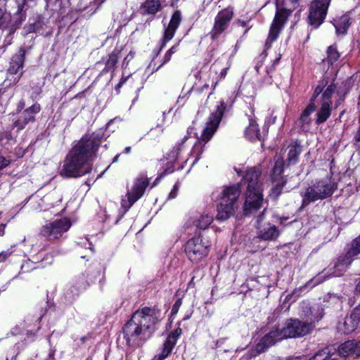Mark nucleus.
Segmentation results:
<instances>
[{
  "instance_id": "7ed1b4c3",
  "label": "nucleus",
  "mask_w": 360,
  "mask_h": 360,
  "mask_svg": "<svg viewBox=\"0 0 360 360\" xmlns=\"http://www.w3.org/2000/svg\"><path fill=\"white\" fill-rule=\"evenodd\" d=\"M150 323H155L153 316H131L123 331L127 345L131 348L143 345L151 335Z\"/></svg>"
},
{
  "instance_id": "39448f33",
  "label": "nucleus",
  "mask_w": 360,
  "mask_h": 360,
  "mask_svg": "<svg viewBox=\"0 0 360 360\" xmlns=\"http://www.w3.org/2000/svg\"><path fill=\"white\" fill-rule=\"evenodd\" d=\"M225 108L226 105L224 101H221L220 105L217 106L215 112L210 116L206 126L202 131L201 140L195 142L191 151V156L194 158L192 165L198 162L201 154L204 151L205 144L211 139L214 132L217 131Z\"/></svg>"
},
{
  "instance_id": "9b49d317",
  "label": "nucleus",
  "mask_w": 360,
  "mask_h": 360,
  "mask_svg": "<svg viewBox=\"0 0 360 360\" xmlns=\"http://www.w3.org/2000/svg\"><path fill=\"white\" fill-rule=\"evenodd\" d=\"M289 14V11L285 8L277 9L266 41L265 46L267 48H269L271 44L278 37L284 24L287 21Z\"/></svg>"
},
{
  "instance_id": "20e7f679",
  "label": "nucleus",
  "mask_w": 360,
  "mask_h": 360,
  "mask_svg": "<svg viewBox=\"0 0 360 360\" xmlns=\"http://www.w3.org/2000/svg\"><path fill=\"white\" fill-rule=\"evenodd\" d=\"M260 175V169L252 167L245 172L243 177L245 182L248 184L243 207L245 215H249L256 212L262 205L263 195Z\"/></svg>"
},
{
  "instance_id": "de8ad7c7",
  "label": "nucleus",
  "mask_w": 360,
  "mask_h": 360,
  "mask_svg": "<svg viewBox=\"0 0 360 360\" xmlns=\"http://www.w3.org/2000/svg\"><path fill=\"white\" fill-rule=\"evenodd\" d=\"M355 347H356V350H354V355L356 356H360V341H359L358 342H355Z\"/></svg>"
},
{
  "instance_id": "58836bf2",
  "label": "nucleus",
  "mask_w": 360,
  "mask_h": 360,
  "mask_svg": "<svg viewBox=\"0 0 360 360\" xmlns=\"http://www.w3.org/2000/svg\"><path fill=\"white\" fill-rule=\"evenodd\" d=\"M326 273L323 271L322 273L318 274L316 276H315L312 280L311 282L314 283V284H319L321 282H323L326 278Z\"/></svg>"
},
{
  "instance_id": "3c124183",
  "label": "nucleus",
  "mask_w": 360,
  "mask_h": 360,
  "mask_svg": "<svg viewBox=\"0 0 360 360\" xmlns=\"http://www.w3.org/2000/svg\"><path fill=\"white\" fill-rule=\"evenodd\" d=\"M53 308L54 307H52V306H49V308L45 310L44 313L45 314H51V313H53L54 311Z\"/></svg>"
},
{
  "instance_id": "a211bd4d",
  "label": "nucleus",
  "mask_w": 360,
  "mask_h": 360,
  "mask_svg": "<svg viewBox=\"0 0 360 360\" xmlns=\"http://www.w3.org/2000/svg\"><path fill=\"white\" fill-rule=\"evenodd\" d=\"M181 334V329L178 328L172 331L167 338L163 344V347L160 354L154 357V360H164L172 352L173 348L176 344L177 340Z\"/></svg>"
},
{
  "instance_id": "37998d69",
  "label": "nucleus",
  "mask_w": 360,
  "mask_h": 360,
  "mask_svg": "<svg viewBox=\"0 0 360 360\" xmlns=\"http://www.w3.org/2000/svg\"><path fill=\"white\" fill-rule=\"evenodd\" d=\"M178 190H179V186L177 184H175L174 186V188L171 191V192L169 193V199H174L176 197V195H177V192H178Z\"/></svg>"
},
{
  "instance_id": "1a4fd4ad",
  "label": "nucleus",
  "mask_w": 360,
  "mask_h": 360,
  "mask_svg": "<svg viewBox=\"0 0 360 360\" xmlns=\"http://www.w3.org/2000/svg\"><path fill=\"white\" fill-rule=\"evenodd\" d=\"M148 185V179L144 176H141L134 180L132 188L127 193V199H122L121 202L124 214L143 195Z\"/></svg>"
},
{
  "instance_id": "f257e3e1",
  "label": "nucleus",
  "mask_w": 360,
  "mask_h": 360,
  "mask_svg": "<svg viewBox=\"0 0 360 360\" xmlns=\"http://www.w3.org/2000/svg\"><path fill=\"white\" fill-rule=\"evenodd\" d=\"M102 143V136L98 133L83 136L68 153L60 175L77 177L89 173L92 169L91 162L96 157Z\"/></svg>"
},
{
  "instance_id": "f8f14e48",
  "label": "nucleus",
  "mask_w": 360,
  "mask_h": 360,
  "mask_svg": "<svg viewBox=\"0 0 360 360\" xmlns=\"http://www.w3.org/2000/svg\"><path fill=\"white\" fill-rule=\"evenodd\" d=\"M24 56V51L20 50L12 57L6 74V80L10 84L17 83L22 77L23 74Z\"/></svg>"
},
{
  "instance_id": "dca6fc26",
  "label": "nucleus",
  "mask_w": 360,
  "mask_h": 360,
  "mask_svg": "<svg viewBox=\"0 0 360 360\" xmlns=\"http://www.w3.org/2000/svg\"><path fill=\"white\" fill-rule=\"evenodd\" d=\"M40 110L39 104L34 103L22 112H19L17 119L13 122L14 127L17 128L18 130L24 129L30 122L34 121V116Z\"/></svg>"
},
{
  "instance_id": "ea45409f",
  "label": "nucleus",
  "mask_w": 360,
  "mask_h": 360,
  "mask_svg": "<svg viewBox=\"0 0 360 360\" xmlns=\"http://www.w3.org/2000/svg\"><path fill=\"white\" fill-rule=\"evenodd\" d=\"M181 305V300L178 299L175 302L174 304L172 307L170 315H175L176 314H177L178 311H179V309Z\"/></svg>"
},
{
  "instance_id": "cd10ccee",
  "label": "nucleus",
  "mask_w": 360,
  "mask_h": 360,
  "mask_svg": "<svg viewBox=\"0 0 360 360\" xmlns=\"http://www.w3.org/2000/svg\"><path fill=\"white\" fill-rule=\"evenodd\" d=\"M315 109L316 105L314 103H313L311 101V103L307 106V108L302 112L299 120L300 123L302 125L303 127L305 124L308 125L309 124V115L315 110Z\"/></svg>"
},
{
  "instance_id": "f3484780",
  "label": "nucleus",
  "mask_w": 360,
  "mask_h": 360,
  "mask_svg": "<svg viewBox=\"0 0 360 360\" xmlns=\"http://www.w3.org/2000/svg\"><path fill=\"white\" fill-rule=\"evenodd\" d=\"M360 253V250L354 248L353 242L351 248L349 249L345 256L342 259H339L334 266V271L331 274L333 276H340L351 264L352 258Z\"/></svg>"
},
{
  "instance_id": "c85d7f7f",
  "label": "nucleus",
  "mask_w": 360,
  "mask_h": 360,
  "mask_svg": "<svg viewBox=\"0 0 360 360\" xmlns=\"http://www.w3.org/2000/svg\"><path fill=\"white\" fill-rule=\"evenodd\" d=\"M350 18L348 15H342L338 23L335 25L336 32L338 34H345L347 32V28L350 25Z\"/></svg>"
},
{
  "instance_id": "2eb2a0df",
  "label": "nucleus",
  "mask_w": 360,
  "mask_h": 360,
  "mask_svg": "<svg viewBox=\"0 0 360 360\" xmlns=\"http://www.w3.org/2000/svg\"><path fill=\"white\" fill-rule=\"evenodd\" d=\"M283 172V161L282 158H278L275 162L271 176L272 181L274 183V186L271 189V195L274 198H277L281 194L283 187L285 183L281 176Z\"/></svg>"
},
{
  "instance_id": "5701e85b",
  "label": "nucleus",
  "mask_w": 360,
  "mask_h": 360,
  "mask_svg": "<svg viewBox=\"0 0 360 360\" xmlns=\"http://www.w3.org/2000/svg\"><path fill=\"white\" fill-rule=\"evenodd\" d=\"M287 162L289 165H294L298 160V157L302 152V147L300 143H295L290 145L288 148Z\"/></svg>"
},
{
  "instance_id": "4be33fe9",
  "label": "nucleus",
  "mask_w": 360,
  "mask_h": 360,
  "mask_svg": "<svg viewBox=\"0 0 360 360\" xmlns=\"http://www.w3.org/2000/svg\"><path fill=\"white\" fill-rule=\"evenodd\" d=\"M235 210V205L230 203L220 202L219 205L217 206L218 213L217 219L219 220H226L233 215Z\"/></svg>"
},
{
  "instance_id": "4d7b16f0",
  "label": "nucleus",
  "mask_w": 360,
  "mask_h": 360,
  "mask_svg": "<svg viewBox=\"0 0 360 360\" xmlns=\"http://www.w3.org/2000/svg\"><path fill=\"white\" fill-rule=\"evenodd\" d=\"M131 152V147L130 146H127L124 148V153L126 154H129V153Z\"/></svg>"
},
{
  "instance_id": "9d476101",
  "label": "nucleus",
  "mask_w": 360,
  "mask_h": 360,
  "mask_svg": "<svg viewBox=\"0 0 360 360\" xmlns=\"http://www.w3.org/2000/svg\"><path fill=\"white\" fill-rule=\"evenodd\" d=\"M330 0H313L309 6L308 22L318 28L324 21Z\"/></svg>"
},
{
  "instance_id": "a19ab883",
  "label": "nucleus",
  "mask_w": 360,
  "mask_h": 360,
  "mask_svg": "<svg viewBox=\"0 0 360 360\" xmlns=\"http://www.w3.org/2000/svg\"><path fill=\"white\" fill-rule=\"evenodd\" d=\"M323 85V82H322V85H319L316 87L315 90H314V95H313V97L311 100V101H312V102L314 103V99L317 97L322 91L323 90V87L322 86Z\"/></svg>"
},
{
  "instance_id": "c03bdc74",
  "label": "nucleus",
  "mask_w": 360,
  "mask_h": 360,
  "mask_svg": "<svg viewBox=\"0 0 360 360\" xmlns=\"http://www.w3.org/2000/svg\"><path fill=\"white\" fill-rule=\"evenodd\" d=\"M171 57H172V54L167 51L164 56L163 61L161 63L160 66H162V65H164L166 63H167L168 61H169L171 59Z\"/></svg>"
},
{
  "instance_id": "b1692460",
  "label": "nucleus",
  "mask_w": 360,
  "mask_h": 360,
  "mask_svg": "<svg viewBox=\"0 0 360 360\" xmlns=\"http://www.w3.org/2000/svg\"><path fill=\"white\" fill-rule=\"evenodd\" d=\"M245 136L250 139H259L260 133L258 127V124L252 117L249 118V125L245 131Z\"/></svg>"
},
{
  "instance_id": "7c9ffc66",
  "label": "nucleus",
  "mask_w": 360,
  "mask_h": 360,
  "mask_svg": "<svg viewBox=\"0 0 360 360\" xmlns=\"http://www.w3.org/2000/svg\"><path fill=\"white\" fill-rule=\"evenodd\" d=\"M144 8L148 13L155 14L160 8L159 0H147L144 4Z\"/></svg>"
},
{
  "instance_id": "13d9d810",
  "label": "nucleus",
  "mask_w": 360,
  "mask_h": 360,
  "mask_svg": "<svg viewBox=\"0 0 360 360\" xmlns=\"http://www.w3.org/2000/svg\"><path fill=\"white\" fill-rule=\"evenodd\" d=\"M119 155H117L114 159H113V162H116L117 161H118V159H119Z\"/></svg>"
},
{
  "instance_id": "09e8293b",
  "label": "nucleus",
  "mask_w": 360,
  "mask_h": 360,
  "mask_svg": "<svg viewBox=\"0 0 360 360\" xmlns=\"http://www.w3.org/2000/svg\"><path fill=\"white\" fill-rule=\"evenodd\" d=\"M354 139L356 141H360V124H359V127L356 132V134L354 136Z\"/></svg>"
},
{
  "instance_id": "0e129e2a",
  "label": "nucleus",
  "mask_w": 360,
  "mask_h": 360,
  "mask_svg": "<svg viewBox=\"0 0 360 360\" xmlns=\"http://www.w3.org/2000/svg\"><path fill=\"white\" fill-rule=\"evenodd\" d=\"M359 7H356V8H355V9H354V11H358V10H359Z\"/></svg>"
},
{
  "instance_id": "2f4dec72",
  "label": "nucleus",
  "mask_w": 360,
  "mask_h": 360,
  "mask_svg": "<svg viewBox=\"0 0 360 360\" xmlns=\"http://www.w3.org/2000/svg\"><path fill=\"white\" fill-rule=\"evenodd\" d=\"M327 353L326 352H319L315 353L310 358H307L304 356H293L287 359L286 360H323L326 358Z\"/></svg>"
},
{
  "instance_id": "393cba45",
  "label": "nucleus",
  "mask_w": 360,
  "mask_h": 360,
  "mask_svg": "<svg viewBox=\"0 0 360 360\" xmlns=\"http://www.w3.org/2000/svg\"><path fill=\"white\" fill-rule=\"evenodd\" d=\"M330 101H323L321 108L317 113L316 123H323L330 115Z\"/></svg>"
},
{
  "instance_id": "4c0bfd02",
  "label": "nucleus",
  "mask_w": 360,
  "mask_h": 360,
  "mask_svg": "<svg viewBox=\"0 0 360 360\" xmlns=\"http://www.w3.org/2000/svg\"><path fill=\"white\" fill-rule=\"evenodd\" d=\"M188 139L187 136H185L184 139H183V141L181 143L178 144L174 148V150H173V153H175V156L176 158H178L180 153L181 152L183 148H184V142L186 141V140Z\"/></svg>"
},
{
  "instance_id": "864d4df0",
  "label": "nucleus",
  "mask_w": 360,
  "mask_h": 360,
  "mask_svg": "<svg viewBox=\"0 0 360 360\" xmlns=\"http://www.w3.org/2000/svg\"><path fill=\"white\" fill-rule=\"evenodd\" d=\"M177 50V45L173 46L168 51L172 55Z\"/></svg>"
},
{
  "instance_id": "423d86ee",
  "label": "nucleus",
  "mask_w": 360,
  "mask_h": 360,
  "mask_svg": "<svg viewBox=\"0 0 360 360\" xmlns=\"http://www.w3.org/2000/svg\"><path fill=\"white\" fill-rule=\"evenodd\" d=\"M337 188V184L330 177H326L307 188L302 196V204L307 205L311 202L326 199L332 195Z\"/></svg>"
},
{
  "instance_id": "bf43d9fd",
  "label": "nucleus",
  "mask_w": 360,
  "mask_h": 360,
  "mask_svg": "<svg viewBox=\"0 0 360 360\" xmlns=\"http://www.w3.org/2000/svg\"><path fill=\"white\" fill-rule=\"evenodd\" d=\"M236 172L239 174V175H242V172L237 169H235Z\"/></svg>"
},
{
  "instance_id": "5fc2aeb1",
  "label": "nucleus",
  "mask_w": 360,
  "mask_h": 360,
  "mask_svg": "<svg viewBox=\"0 0 360 360\" xmlns=\"http://www.w3.org/2000/svg\"><path fill=\"white\" fill-rule=\"evenodd\" d=\"M25 103L23 101H20L18 105V110H21L24 108Z\"/></svg>"
},
{
  "instance_id": "49530a36",
  "label": "nucleus",
  "mask_w": 360,
  "mask_h": 360,
  "mask_svg": "<svg viewBox=\"0 0 360 360\" xmlns=\"http://www.w3.org/2000/svg\"><path fill=\"white\" fill-rule=\"evenodd\" d=\"M354 248L360 250V236L353 240Z\"/></svg>"
},
{
  "instance_id": "6ab92c4d",
  "label": "nucleus",
  "mask_w": 360,
  "mask_h": 360,
  "mask_svg": "<svg viewBox=\"0 0 360 360\" xmlns=\"http://www.w3.org/2000/svg\"><path fill=\"white\" fill-rule=\"evenodd\" d=\"M181 20V15L179 11L174 13L167 27L165 30V34L162 40L160 49H162L174 36L175 32L178 28Z\"/></svg>"
},
{
  "instance_id": "6e6552de",
  "label": "nucleus",
  "mask_w": 360,
  "mask_h": 360,
  "mask_svg": "<svg viewBox=\"0 0 360 360\" xmlns=\"http://www.w3.org/2000/svg\"><path fill=\"white\" fill-rule=\"evenodd\" d=\"M210 243L199 236L190 239L186 245V253L193 262H198L205 257L209 251Z\"/></svg>"
},
{
  "instance_id": "c756f323",
  "label": "nucleus",
  "mask_w": 360,
  "mask_h": 360,
  "mask_svg": "<svg viewBox=\"0 0 360 360\" xmlns=\"http://www.w3.org/2000/svg\"><path fill=\"white\" fill-rule=\"evenodd\" d=\"M120 51L117 49H115L111 54L109 55L108 59L106 61L105 69L106 71H111L114 70V68L118 60V54Z\"/></svg>"
},
{
  "instance_id": "473e14b6",
  "label": "nucleus",
  "mask_w": 360,
  "mask_h": 360,
  "mask_svg": "<svg viewBox=\"0 0 360 360\" xmlns=\"http://www.w3.org/2000/svg\"><path fill=\"white\" fill-rule=\"evenodd\" d=\"M335 350V349H333L332 347H327L322 349L319 350L316 353L326 352L327 353L326 356V358H324L323 360H342L338 357L337 354H334Z\"/></svg>"
},
{
  "instance_id": "052dcab7",
  "label": "nucleus",
  "mask_w": 360,
  "mask_h": 360,
  "mask_svg": "<svg viewBox=\"0 0 360 360\" xmlns=\"http://www.w3.org/2000/svg\"><path fill=\"white\" fill-rule=\"evenodd\" d=\"M356 290H360V281H359V283L356 285Z\"/></svg>"
},
{
  "instance_id": "a878e982",
  "label": "nucleus",
  "mask_w": 360,
  "mask_h": 360,
  "mask_svg": "<svg viewBox=\"0 0 360 360\" xmlns=\"http://www.w3.org/2000/svg\"><path fill=\"white\" fill-rule=\"evenodd\" d=\"M355 342L352 340H348L340 345L338 349V353L340 356H347L349 355H354ZM338 356V354H337Z\"/></svg>"
},
{
  "instance_id": "0eeeda50",
  "label": "nucleus",
  "mask_w": 360,
  "mask_h": 360,
  "mask_svg": "<svg viewBox=\"0 0 360 360\" xmlns=\"http://www.w3.org/2000/svg\"><path fill=\"white\" fill-rule=\"evenodd\" d=\"M71 226V221L67 218L56 219L46 222L41 229V234L49 241L59 240Z\"/></svg>"
},
{
  "instance_id": "680f3d73",
  "label": "nucleus",
  "mask_w": 360,
  "mask_h": 360,
  "mask_svg": "<svg viewBox=\"0 0 360 360\" xmlns=\"http://www.w3.org/2000/svg\"><path fill=\"white\" fill-rule=\"evenodd\" d=\"M292 3H296L298 0H289Z\"/></svg>"
},
{
  "instance_id": "72a5a7b5",
  "label": "nucleus",
  "mask_w": 360,
  "mask_h": 360,
  "mask_svg": "<svg viewBox=\"0 0 360 360\" xmlns=\"http://www.w3.org/2000/svg\"><path fill=\"white\" fill-rule=\"evenodd\" d=\"M327 53H328V58L330 61L331 63L336 61L338 59V58L340 57L339 53L338 52L336 48H335L332 46L328 49Z\"/></svg>"
},
{
  "instance_id": "c9c22d12",
  "label": "nucleus",
  "mask_w": 360,
  "mask_h": 360,
  "mask_svg": "<svg viewBox=\"0 0 360 360\" xmlns=\"http://www.w3.org/2000/svg\"><path fill=\"white\" fill-rule=\"evenodd\" d=\"M158 311H156L155 309L150 308V307H143L141 310H137L133 315H149V314H157Z\"/></svg>"
},
{
  "instance_id": "4468645a",
  "label": "nucleus",
  "mask_w": 360,
  "mask_h": 360,
  "mask_svg": "<svg viewBox=\"0 0 360 360\" xmlns=\"http://www.w3.org/2000/svg\"><path fill=\"white\" fill-rule=\"evenodd\" d=\"M232 17L233 12L229 9H224L218 13L212 30L209 33L212 40H216L226 30Z\"/></svg>"
},
{
  "instance_id": "aec40b11",
  "label": "nucleus",
  "mask_w": 360,
  "mask_h": 360,
  "mask_svg": "<svg viewBox=\"0 0 360 360\" xmlns=\"http://www.w3.org/2000/svg\"><path fill=\"white\" fill-rule=\"evenodd\" d=\"M359 321L360 316H341L337 328L342 333H349L357 328Z\"/></svg>"
},
{
  "instance_id": "e2e57ef3",
  "label": "nucleus",
  "mask_w": 360,
  "mask_h": 360,
  "mask_svg": "<svg viewBox=\"0 0 360 360\" xmlns=\"http://www.w3.org/2000/svg\"><path fill=\"white\" fill-rule=\"evenodd\" d=\"M179 0H172V4H174V2H178Z\"/></svg>"
},
{
  "instance_id": "f03ea898",
  "label": "nucleus",
  "mask_w": 360,
  "mask_h": 360,
  "mask_svg": "<svg viewBox=\"0 0 360 360\" xmlns=\"http://www.w3.org/2000/svg\"><path fill=\"white\" fill-rule=\"evenodd\" d=\"M314 322L308 319L290 318L266 334L255 346L256 354L263 352L267 347L285 338L302 337L314 328Z\"/></svg>"
},
{
  "instance_id": "8fccbe9b",
  "label": "nucleus",
  "mask_w": 360,
  "mask_h": 360,
  "mask_svg": "<svg viewBox=\"0 0 360 360\" xmlns=\"http://www.w3.org/2000/svg\"><path fill=\"white\" fill-rule=\"evenodd\" d=\"M5 227H6L5 224H0V236H4Z\"/></svg>"
},
{
  "instance_id": "a18cd8bd",
  "label": "nucleus",
  "mask_w": 360,
  "mask_h": 360,
  "mask_svg": "<svg viewBox=\"0 0 360 360\" xmlns=\"http://www.w3.org/2000/svg\"><path fill=\"white\" fill-rule=\"evenodd\" d=\"M134 53L132 51H130L129 53L124 58V63H126L127 65L129 61L130 60H131L134 58Z\"/></svg>"
},
{
  "instance_id": "f704fd0d",
  "label": "nucleus",
  "mask_w": 360,
  "mask_h": 360,
  "mask_svg": "<svg viewBox=\"0 0 360 360\" xmlns=\"http://www.w3.org/2000/svg\"><path fill=\"white\" fill-rule=\"evenodd\" d=\"M335 89H336V86L333 83L330 84L327 87V89L325 90V91L323 92V94L322 95L323 101H330V98L332 94H333V92L335 91Z\"/></svg>"
},
{
  "instance_id": "e433bc0d",
  "label": "nucleus",
  "mask_w": 360,
  "mask_h": 360,
  "mask_svg": "<svg viewBox=\"0 0 360 360\" xmlns=\"http://www.w3.org/2000/svg\"><path fill=\"white\" fill-rule=\"evenodd\" d=\"M13 246L0 252V262L6 261L13 253Z\"/></svg>"
},
{
  "instance_id": "412c9836",
  "label": "nucleus",
  "mask_w": 360,
  "mask_h": 360,
  "mask_svg": "<svg viewBox=\"0 0 360 360\" xmlns=\"http://www.w3.org/2000/svg\"><path fill=\"white\" fill-rule=\"evenodd\" d=\"M240 192L241 191L239 184L226 187L221 193V202L235 205L240 195Z\"/></svg>"
},
{
  "instance_id": "603ef678",
  "label": "nucleus",
  "mask_w": 360,
  "mask_h": 360,
  "mask_svg": "<svg viewBox=\"0 0 360 360\" xmlns=\"http://www.w3.org/2000/svg\"><path fill=\"white\" fill-rule=\"evenodd\" d=\"M226 73H227V69L226 68L223 69L220 72V77L224 78L226 75Z\"/></svg>"
},
{
  "instance_id": "79ce46f5",
  "label": "nucleus",
  "mask_w": 360,
  "mask_h": 360,
  "mask_svg": "<svg viewBox=\"0 0 360 360\" xmlns=\"http://www.w3.org/2000/svg\"><path fill=\"white\" fill-rule=\"evenodd\" d=\"M10 164V160L0 156V170L5 168Z\"/></svg>"
},
{
  "instance_id": "bb28decb",
  "label": "nucleus",
  "mask_w": 360,
  "mask_h": 360,
  "mask_svg": "<svg viewBox=\"0 0 360 360\" xmlns=\"http://www.w3.org/2000/svg\"><path fill=\"white\" fill-rule=\"evenodd\" d=\"M213 221V216L209 214H202L193 221L194 225L199 229H207Z\"/></svg>"
},
{
  "instance_id": "6e6d98bb",
  "label": "nucleus",
  "mask_w": 360,
  "mask_h": 360,
  "mask_svg": "<svg viewBox=\"0 0 360 360\" xmlns=\"http://www.w3.org/2000/svg\"><path fill=\"white\" fill-rule=\"evenodd\" d=\"M355 315H360V304L355 309Z\"/></svg>"
},
{
  "instance_id": "ddd939ff",
  "label": "nucleus",
  "mask_w": 360,
  "mask_h": 360,
  "mask_svg": "<svg viewBox=\"0 0 360 360\" xmlns=\"http://www.w3.org/2000/svg\"><path fill=\"white\" fill-rule=\"evenodd\" d=\"M265 210L257 217V238L263 240H275L280 235V231L274 224H263L265 219Z\"/></svg>"
}]
</instances>
